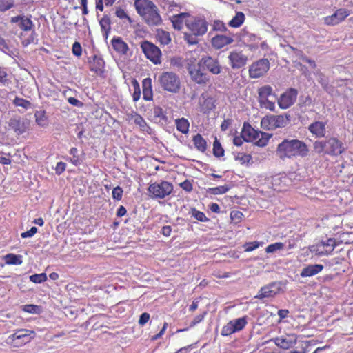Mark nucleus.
<instances>
[{"instance_id": "obj_8", "label": "nucleus", "mask_w": 353, "mask_h": 353, "mask_svg": "<svg viewBox=\"0 0 353 353\" xmlns=\"http://www.w3.org/2000/svg\"><path fill=\"white\" fill-rule=\"evenodd\" d=\"M172 190V184L165 181L151 183L148 187V192L153 199H164L170 195Z\"/></svg>"}, {"instance_id": "obj_40", "label": "nucleus", "mask_w": 353, "mask_h": 353, "mask_svg": "<svg viewBox=\"0 0 353 353\" xmlns=\"http://www.w3.org/2000/svg\"><path fill=\"white\" fill-rule=\"evenodd\" d=\"M273 89L269 85H266L258 89L259 100L268 99L272 94Z\"/></svg>"}, {"instance_id": "obj_36", "label": "nucleus", "mask_w": 353, "mask_h": 353, "mask_svg": "<svg viewBox=\"0 0 353 353\" xmlns=\"http://www.w3.org/2000/svg\"><path fill=\"white\" fill-rule=\"evenodd\" d=\"M192 141L195 148L200 152H205L207 149V142L200 134H197L193 137Z\"/></svg>"}, {"instance_id": "obj_22", "label": "nucleus", "mask_w": 353, "mask_h": 353, "mask_svg": "<svg viewBox=\"0 0 353 353\" xmlns=\"http://www.w3.org/2000/svg\"><path fill=\"white\" fill-rule=\"evenodd\" d=\"M326 123L315 121L308 126V130L316 138H323L326 134Z\"/></svg>"}, {"instance_id": "obj_19", "label": "nucleus", "mask_w": 353, "mask_h": 353, "mask_svg": "<svg viewBox=\"0 0 353 353\" xmlns=\"http://www.w3.org/2000/svg\"><path fill=\"white\" fill-rule=\"evenodd\" d=\"M9 127L14 131L17 134H22L28 129V123L19 117L11 118L8 122Z\"/></svg>"}, {"instance_id": "obj_39", "label": "nucleus", "mask_w": 353, "mask_h": 353, "mask_svg": "<svg viewBox=\"0 0 353 353\" xmlns=\"http://www.w3.org/2000/svg\"><path fill=\"white\" fill-rule=\"evenodd\" d=\"M4 259L6 263L8 265H21L23 262L22 256L14 254H8Z\"/></svg>"}, {"instance_id": "obj_11", "label": "nucleus", "mask_w": 353, "mask_h": 353, "mask_svg": "<svg viewBox=\"0 0 353 353\" xmlns=\"http://www.w3.org/2000/svg\"><path fill=\"white\" fill-rule=\"evenodd\" d=\"M248 323L246 316L230 321L221 330V335L230 336L235 332L242 330Z\"/></svg>"}, {"instance_id": "obj_58", "label": "nucleus", "mask_w": 353, "mask_h": 353, "mask_svg": "<svg viewBox=\"0 0 353 353\" xmlns=\"http://www.w3.org/2000/svg\"><path fill=\"white\" fill-rule=\"evenodd\" d=\"M39 307L35 305H26L23 306V310L28 313H37Z\"/></svg>"}, {"instance_id": "obj_26", "label": "nucleus", "mask_w": 353, "mask_h": 353, "mask_svg": "<svg viewBox=\"0 0 353 353\" xmlns=\"http://www.w3.org/2000/svg\"><path fill=\"white\" fill-rule=\"evenodd\" d=\"M323 269V265L321 264L309 265L301 270L300 275L301 277L313 276L321 272Z\"/></svg>"}, {"instance_id": "obj_1", "label": "nucleus", "mask_w": 353, "mask_h": 353, "mask_svg": "<svg viewBox=\"0 0 353 353\" xmlns=\"http://www.w3.org/2000/svg\"><path fill=\"white\" fill-rule=\"evenodd\" d=\"M276 154L281 159L305 157L309 154L307 144L299 139H285L276 148Z\"/></svg>"}, {"instance_id": "obj_49", "label": "nucleus", "mask_w": 353, "mask_h": 353, "mask_svg": "<svg viewBox=\"0 0 353 353\" xmlns=\"http://www.w3.org/2000/svg\"><path fill=\"white\" fill-rule=\"evenodd\" d=\"M47 280V276L45 273L34 274L30 276V281L34 283H41Z\"/></svg>"}, {"instance_id": "obj_33", "label": "nucleus", "mask_w": 353, "mask_h": 353, "mask_svg": "<svg viewBox=\"0 0 353 353\" xmlns=\"http://www.w3.org/2000/svg\"><path fill=\"white\" fill-rule=\"evenodd\" d=\"M156 37L157 41L163 46L168 45L172 41L170 32L162 29L157 30Z\"/></svg>"}, {"instance_id": "obj_44", "label": "nucleus", "mask_w": 353, "mask_h": 353, "mask_svg": "<svg viewBox=\"0 0 353 353\" xmlns=\"http://www.w3.org/2000/svg\"><path fill=\"white\" fill-rule=\"evenodd\" d=\"M213 154L219 158L224 155V150L216 138L213 143Z\"/></svg>"}, {"instance_id": "obj_61", "label": "nucleus", "mask_w": 353, "mask_h": 353, "mask_svg": "<svg viewBox=\"0 0 353 353\" xmlns=\"http://www.w3.org/2000/svg\"><path fill=\"white\" fill-rule=\"evenodd\" d=\"M206 314V312H203V314H201L199 315H197L194 318L192 321L191 322L190 327H193L196 325V324L199 323L201 321H202L204 319L205 315Z\"/></svg>"}, {"instance_id": "obj_28", "label": "nucleus", "mask_w": 353, "mask_h": 353, "mask_svg": "<svg viewBox=\"0 0 353 353\" xmlns=\"http://www.w3.org/2000/svg\"><path fill=\"white\" fill-rule=\"evenodd\" d=\"M241 39L243 42L248 43V46L250 49H254L258 47L260 38L256 36L254 34L248 32H244L241 35Z\"/></svg>"}, {"instance_id": "obj_9", "label": "nucleus", "mask_w": 353, "mask_h": 353, "mask_svg": "<svg viewBox=\"0 0 353 353\" xmlns=\"http://www.w3.org/2000/svg\"><path fill=\"white\" fill-rule=\"evenodd\" d=\"M186 27L194 36H203L208 31V23L202 17L190 15L186 21Z\"/></svg>"}, {"instance_id": "obj_30", "label": "nucleus", "mask_w": 353, "mask_h": 353, "mask_svg": "<svg viewBox=\"0 0 353 353\" xmlns=\"http://www.w3.org/2000/svg\"><path fill=\"white\" fill-rule=\"evenodd\" d=\"M132 119H133L134 123L139 127L141 131L145 132L149 134L152 133V129L140 114L134 113L132 114Z\"/></svg>"}, {"instance_id": "obj_12", "label": "nucleus", "mask_w": 353, "mask_h": 353, "mask_svg": "<svg viewBox=\"0 0 353 353\" xmlns=\"http://www.w3.org/2000/svg\"><path fill=\"white\" fill-rule=\"evenodd\" d=\"M141 48L145 57L153 63H161V52L158 47L153 43L145 41L141 43Z\"/></svg>"}, {"instance_id": "obj_42", "label": "nucleus", "mask_w": 353, "mask_h": 353, "mask_svg": "<svg viewBox=\"0 0 353 353\" xmlns=\"http://www.w3.org/2000/svg\"><path fill=\"white\" fill-rule=\"evenodd\" d=\"M10 83V79L7 68L0 65V86L8 85Z\"/></svg>"}, {"instance_id": "obj_47", "label": "nucleus", "mask_w": 353, "mask_h": 353, "mask_svg": "<svg viewBox=\"0 0 353 353\" xmlns=\"http://www.w3.org/2000/svg\"><path fill=\"white\" fill-rule=\"evenodd\" d=\"M70 154L72 155V158H67L66 159L74 165H79L81 163V161L78 155L77 148L74 147L72 148L70 150Z\"/></svg>"}, {"instance_id": "obj_55", "label": "nucleus", "mask_w": 353, "mask_h": 353, "mask_svg": "<svg viewBox=\"0 0 353 353\" xmlns=\"http://www.w3.org/2000/svg\"><path fill=\"white\" fill-rule=\"evenodd\" d=\"M115 14L116 16L121 19H128L129 21H131V19L130 18V17L127 14V13L125 12V11L121 8H118L117 10H116V12H115Z\"/></svg>"}, {"instance_id": "obj_51", "label": "nucleus", "mask_w": 353, "mask_h": 353, "mask_svg": "<svg viewBox=\"0 0 353 353\" xmlns=\"http://www.w3.org/2000/svg\"><path fill=\"white\" fill-rule=\"evenodd\" d=\"M230 190V186L228 185H220L218 187L212 188L210 189V192L213 194H223L226 193Z\"/></svg>"}, {"instance_id": "obj_34", "label": "nucleus", "mask_w": 353, "mask_h": 353, "mask_svg": "<svg viewBox=\"0 0 353 353\" xmlns=\"http://www.w3.org/2000/svg\"><path fill=\"white\" fill-rule=\"evenodd\" d=\"M35 121L37 124L42 128H46L48 125V119L44 110H37L34 112Z\"/></svg>"}, {"instance_id": "obj_29", "label": "nucleus", "mask_w": 353, "mask_h": 353, "mask_svg": "<svg viewBox=\"0 0 353 353\" xmlns=\"http://www.w3.org/2000/svg\"><path fill=\"white\" fill-rule=\"evenodd\" d=\"M112 45L114 50L119 54H126L129 50L127 43L120 37H114L112 39Z\"/></svg>"}, {"instance_id": "obj_2", "label": "nucleus", "mask_w": 353, "mask_h": 353, "mask_svg": "<svg viewBox=\"0 0 353 353\" xmlns=\"http://www.w3.org/2000/svg\"><path fill=\"white\" fill-rule=\"evenodd\" d=\"M134 6L138 14L149 26H158L162 19L158 7L150 0H135Z\"/></svg>"}, {"instance_id": "obj_6", "label": "nucleus", "mask_w": 353, "mask_h": 353, "mask_svg": "<svg viewBox=\"0 0 353 353\" xmlns=\"http://www.w3.org/2000/svg\"><path fill=\"white\" fill-rule=\"evenodd\" d=\"M158 82L161 88L165 91L177 93L180 90V78L174 72H163L158 77Z\"/></svg>"}, {"instance_id": "obj_35", "label": "nucleus", "mask_w": 353, "mask_h": 353, "mask_svg": "<svg viewBox=\"0 0 353 353\" xmlns=\"http://www.w3.org/2000/svg\"><path fill=\"white\" fill-rule=\"evenodd\" d=\"M175 125L178 131L185 134L188 133L190 123L187 119L182 117L176 119Z\"/></svg>"}, {"instance_id": "obj_3", "label": "nucleus", "mask_w": 353, "mask_h": 353, "mask_svg": "<svg viewBox=\"0 0 353 353\" xmlns=\"http://www.w3.org/2000/svg\"><path fill=\"white\" fill-rule=\"evenodd\" d=\"M316 153L338 156L345 151L343 143L336 137H329L325 140L316 141L313 143Z\"/></svg>"}, {"instance_id": "obj_18", "label": "nucleus", "mask_w": 353, "mask_h": 353, "mask_svg": "<svg viewBox=\"0 0 353 353\" xmlns=\"http://www.w3.org/2000/svg\"><path fill=\"white\" fill-rule=\"evenodd\" d=\"M230 64L233 69H239L243 67L248 61L247 57L239 51H232L228 56Z\"/></svg>"}, {"instance_id": "obj_25", "label": "nucleus", "mask_w": 353, "mask_h": 353, "mask_svg": "<svg viewBox=\"0 0 353 353\" xmlns=\"http://www.w3.org/2000/svg\"><path fill=\"white\" fill-rule=\"evenodd\" d=\"M190 14L187 12H182L178 14H174L170 17L172 26L174 29L181 30L184 24L186 26V21L189 19Z\"/></svg>"}, {"instance_id": "obj_4", "label": "nucleus", "mask_w": 353, "mask_h": 353, "mask_svg": "<svg viewBox=\"0 0 353 353\" xmlns=\"http://www.w3.org/2000/svg\"><path fill=\"white\" fill-rule=\"evenodd\" d=\"M185 61L186 69L194 82L199 85H205L209 82L210 76L201 70L202 65L199 61H197V59L193 53L187 54Z\"/></svg>"}, {"instance_id": "obj_31", "label": "nucleus", "mask_w": 353, "mask_h": 353, "mask_svg": "<svg viewBox=\"0 0 353 353\" xmlns=\"http://www.w3.org/2000/svg\"><path fill=\"white\" fill-rule=\"evenodd\" d=\"M234 159L242 165L249 166L252 163V156L244 152H234Z\"/></svg>"}, {"instance_id": "obj_48", "label": "nucleus", "mask_w": 353, "mask_h": 353, "mask_svg": "<svg viewBox=\"0 0 353 353\" xmlns=\"http://www.w3.org/2000/svg\"><path fill=\"white\" fill-rule=\"evenodd\" d=\"M284 248V244L283 243L277 242L275 243H272L269 245L265 248V252L267 253H274L279 250H282Z\"/></svg>"}, {"instance_id": "obj_14", "label": "nucleus", "mask_w": 353, "mask_h": 353, "mask_svg": "<svg viewBox=\"0 0 353 353\" xmlns=\"http://www.w3.org/2000/svg\"><path fill=\"white\" fill-rule=\"evenodd\" d=\"M298 91L294 88H289L282 93L277 99L281 109L285 110L291 107L296 101Z\"/></svg>"}, {"instance_id": "obj_38", "label": "nucleus", "mask_w": 353, "mask_h": 353, "mask_svg": "<svg viewBox=\"0 0 353 353\" xmlns=\"http://www.w3.org/2000/svg\"><path fill=\"white\" fill-rule=\"evenodd\" d=\"M103 36L107 39L110 31V20L108 17H103L99 21Z\"/></svg>"}, {"instance_id": "obj_64", "label": "nucleus", "mask_w": 353, "mask_h": 353, "mask_svg": "<svg viewBox=\"0 0 353 353\" xmlns=\"http://www.w3.org/2000/svg\"><path fill=\"white\" fill-rule=\"evenodd\" d=\"M150 319V314L147 312L143 313L139 318V323L141 325H145Z\"/></svg>"}, {"instance_id": "obj_7", "label": "nucleus", "mask_w": 353, "mask_h": 353, "mask_svg": "<svg viewBox=\"0 0 353 353\" xmlns=\"http://www.w3.org/2000/svg\"><path fill=\"white\" fill-rule=\"evenodd\" d=\"M290 123V116L288 114L266 115L261 121V126L265 130H274L283 128Z\"/></svg>"}, {"instance_id": "obj_54", "label": "nucleus", "mask_w": 353, "mask_h": 353, "mask_svg": "<svg viewBox=\"0 0 353 353\" xmlns=\"http://www.w3.org/2000/svg\"><path fill=\"white\" fill-rule=\"evenodd\" d=\"M123 192V189L120 186L115 187L112 192L113 199L120 201L122 199Z\"/></svg>"}, {"instance_id": "obj_50", "label": "nucleus", "mask_w": 353, "mask_h": 353, "mask_svg": "<svg viewBox=\"0 0 353 353\" xmlns=\"http://www.w3.org/2000/svg\"><path fill=\"white\" fill-rule=\"evenodd\" d=\"M14 5V0H0V12H6Z\"/></svg>"}, {"instance_id": "obj_45", "label": "nucleus", "mask_w": 353, "mask_h": 353, "mask_svg": "<svg viewBox=\"0 0 353 353\" xmlns=\"http://www.w3.org/2000/svg\"><path fill=\"white\" fill-rule=\"evenodd\" d=\"M21 43L23 46L26 47L28 45L34 43L36 40V33L35 32H32L30 35H28L27 37H26L25 34H21Z\"/></svg>"}, {"instance_id": "obj_37", "label": "nucleus", "mask_w": 353, "mask_h": 353, "mask_svg": "<svg viewBox=\"0 0 353 353\" xmlns=\"http://www.w3.org/2000/svg\"><path fill=\"white\" fill-rule=\"evenodd\" d=\"M245 21V15L242 12H237L236 15L230 21L228 25L232 28L240 27Z\"/></svg>"}, {"instance_id": "obj_5", "label": "nucleus", "mask_w": 353, "mask_h": 353, "mask_svg": "<svg viewBox=\"0 0 353 353\" xmlns=\"http://www.w3.org/2000/svg\"><path fill=\"white\" fill-rule=\"evenodd\" d=\"M243 139L247 141H252L259 147L265 146L272 137V134L256 130L250 124H244L242 131Z\"/></svg>"}, {"instance_id": "obj_24", "label": "nucleus", "mask_w": 353, "mask_h": 353, "mask_svg": "<svg viewBox=\"0 0 353 353\" xmlns=\"http://www.w3.org/2000/svg\"><path fill=\"white\" fill-rule=\"evenodd\" d=\"M234 41L233 35L217 34L212 39V46L220 49Z\"/></svg>"}, {"instance_id": "obj_32", "label": "nucleus", "mask_w": 353, "mask_h": 353, "mask_svg": "<svg viewBox=\"0 0 353 353\" xmlns=\"http://www.w3.org/2000/svg\"><path fill=\"white\" fill-rule=\"evenodd\" d=\"M0 50L11 57H17V54H18L17 50L14 47L10 46L6 42V41L1 37H0Z\"/></svg>"}, {"instance_id": "obj_56", "label": "nucleus", "mask_w": 353, "mask_h": 353, "mask_svg": "<svg viewBox=\"0 0 353 353\" xmlns=\"http://www.w3.org/2000/svg\"><path fill=\"white\" fill-rule=\"evenodd\" d=\"M72 53L77 57H80L82 54V48L77 41L74 42L72 45Z\"/></svg>"}, {"instance_id": "obj_43", "label": "nucleus", "mask_w": 353, "mask_h": 353, "mask_svg": "<svg viewBox=\"0 0 353 353\" xmlns=\"http://www.w3.org/2000/svg\"><path fill=\"white\" fill-rule=\"evenodd\" d=\"M259 103L261 108H265L272 112L276 111L274 102L270 101L268 99L259 100Z\"/></svg>"}, {"instance_id": "obj_17", "label": "nucleus", "mask_w": 353, "mask_h": 353, "mask_svg": "<svg viewBox=\"0 0 353 353\" xmlns=\"http://www.w3.org/2000/svg\"><path fill=\"white\" fill-rule=\"evenodd\" d=\"M200 64L205 67L213 74H219L221 71V67L219 61L210 56H204L199 60Z\"/></svg>"}, {"instance_id": "obj_63", "label": "nucleus", "mask_w": 353, "mask_h": 353, "mask_svg": "<svg viewBox=\"0 0 353 353\" xmlns=\"http://www.w3.org/2000/svg\"><path fill=\"white\" fill-rule=\"evenodd\" d=\"M68 101L70 104L78 108H81L83 105V103L81 101L74 97H69L68 99Z\"/></svg>"}, {"instance_id": "obj_46", "label": "nucleus", "mask_w": 353, "mask_h": 353, "mask_svg": "<svg viewBox=\"0 0 353 353\" xmlns=\"http://www.w3.org/2000/svg\"><path fill=\"white\" fill-rule=\"evenodd\" d=\"M190 213L192 217L195 218L199 221L207 222L209 221V219L206 217L203 212L199 211L195 208H192Z\"/></svg>"}, {"instance_id": "obj_59", "label": "nucleus", "mask_w": 353, "mask_h": 353, "mask_svg": "<svg viewBox=\"0 0 353 353\" xmlns=\"http://www.w3.org/2000/svg\"><path fill=\"white\" fill-rule=\"evenodd\" d=\"M37 232L36 227H32L30 230L21 233V236L22 238H29L33 236Z\"/></svg>"}, {"instance_id": "obj_23", "label": "nucleus", "mask_w": 353, "mask_h": 353, "mask_svg": "<svg viewBox=\"0 0 353 353\" xmlns=\"http://www.w3.org/2000/svg\"><path fill=\"white\" fill-rule=\"evenodd\" d=\"M10 22L12 23H19V26L20 28L24 31H30L34 27V23L30 18L25 15L13 17L11 18Z\"/></svg>"}, {"instance_id": "obj_20", "label": "nucleus", "mask_w": 353, "mask_h": 353, "mask_svg": "<svg viewBox=\"0 0 353 353\" xmlns=\"http://www.w3.org/2000/svg\"><path fill=\"white\" fill-rule=\"evenodd\" d=\"M350 12L346 9H339L334 14L325 18V23L327 25H336L344 20Z\"/></svg>"}, {"instance_id": "obj_52", "label": "nucleus", "mask_w": 353, "mask_h": 353, "mask_svg": "<svg viewBox=\"0 0 353 353\" xmlns=\"http://www.w3.org/2000/svg\"><path fill=\"white\" fill-rule=\"evenodd\" d=\"M132 85H133L134 90V92L132 94V99H133V101L136 102L140 99V97H141V91H140V88H139V84L136 80H134L132 83Z\"/></svg>"}, {"instance_id": "obj_10", "label": "nucleus", "mask_w": 353, "mask_h": 353, "mask_svg": "<svg viewBox=\"0 0 353 353\" xmlns=\"http://www.w3.org/2000/svg\"><path fill=\"white\" fill-rule=\"evenodd\" d=\"M336 245V240L329 238L310 246V250L319 256H325L330 254Z\"/></svg>"}, {"instance_id": "obj_16", "label": "nucleus", "mask_w": 353, "mask_h": 353, "mask_svg": "<svg viewBox=\"0 0 353 353\" xmlns=\"http://www.w3.org/2000/svg\"><path fill=\"white\" fill-rule=\"evenodd\" d=\"M280 348L288 350L292 347L297 342V336L294 334H285L272 339Z\"/></svg>"}, {"instance_id": "obj_62", "label": "nucleus", "mask_w": 353, "mask_h": 353, "mask_svg": "<svg viewBox=\"0 0 353 353\" xmlns=\"http://www.w3.org/2000/svg\"><path fill=\"white\" fill-rule=\"evenodd\" d=\"M180 186L186 192H191L192 190V185L188 180H185V181L181 183Z\"/></svg>"}, {"instance_id": "obj_60", "label": "nucleus", "mask_w": 353, "mask_h": 353, "mask_svg": "<svg viewBox=\"0 0 353 353\" xmlns=\"http://www.w3.org/2000/svg\"><path fill=\"white\" fill-rule=\"evenodd\" d=\"M66 164L63 162H59L57 163L56 168H55V172L57 174H61L65 170Z\"/></svg>"}, {"instance_id": "obj_15", "label": "nucleus", "mask_w": 353, "mask_h": 353, "mask_svg": "<svg viewBox=\"0 0 353 353\" xmlns=\"http://www.w3.org/2000/svg\"><path fill=\"white\" fill-rule=\"evenodd\" d=\"M270 68V63L267 59H261L253 63L249 68L250 77L257 79L263 76Z\"/></svg>"}, {"instance_id": "obj_27", "label": "nucleus", "mask_w": 353, "mask_h": 353, "mask_svg": "<svg viewBox=\"0 0 353 353\" xmlns=\"http://www.w3.org/2000/svg\"><path fill=\"white\" fill-rule=\"evenodd\" d=\"M143 98L145 101H150L152 100L153 92L152 85V79L145 78L142 81Z\"/></svg>"}, {"instance_id": "obj_57", "label": "nucleus", "mask_w": 353, "mask_h": 353, "mask_svg": "<svg viewBox=\"0 0 353 353\" xmlns=\"http://www.w3.org/2000/svg\"><path fill=\"white\" fill-rule=\"evenodd\" d=\"M196 37L197 36H194L191 32L190 34L189 33L184 34L185 40L190 44L197 43L198 41H197Z\"/></svg>"}, {"instance_id": "obj_53", "label": "nucleus", "mask_w": 353, "mask_h": 353, "mask_svg": "<svg viewBox=\"0 0 353 353\" xmlns=\"http://www.w3.org/2000/svg\"><path fill=\"white\" fill-rule=\"evenodd\" d=\"M261 245L262 243L258 241L248 242L245 243L243 248L245 252H251L258 248Z\"/></svg>"}, {"instance_id": "obj_13", "label": "nucleus", "mask_w": 353, "mask_h": 353, "mask_svg": "<svg viewBox=\"0 0 353 353\" xmlns=\"http://www.w3.org/2000/svg\"><path fill=\"white\" fill-rule=\"evenodd\" d=\"M281 290V283L272 282L261 288L254 298L261 300L265 298H273L279 294Z\"/></svg>"}, {"instance_id": "obj_21", "label": "nucleus", "mask_w": 353, "mask_h": 353, "mask_svg": "<svg viewBox=\"0 0 353 353\" xmlns=\"http://www.w3.org/2000/svg\"><path fill=\"white\" fill-rule=\"evenodd\" d=\"M31 334H34V332L29 330H25V329H21L17 330L13 334L9 336V339H10L12 341L21 340V341L18 344V345L26 344L28 342L30 341V339L32 338L30 336Z\"/></svg>"}, {"instance_id": "obj_41", "label": "nucleus", "mask_w": 353, "mask_h": 353, "mask_svg": "<svg viewBox=\"0 0 353 353\" xmlns=\"http://www.w3.org/2000/svg\"><path fill=\"white\" fill-rule=\"evenodd\" d=\"M13 104L15 106L21 107L26 110L32 108V105L29 101L18 97H16L13 100Z\"/></svg>"}]
</instances>
